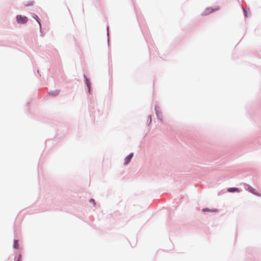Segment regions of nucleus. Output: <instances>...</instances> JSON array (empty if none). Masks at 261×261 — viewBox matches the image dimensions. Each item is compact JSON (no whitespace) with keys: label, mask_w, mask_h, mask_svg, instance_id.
<instances>
[{"label":"nucleus","mask_w":261,"mask_h":261,"mask_svg":"<svg viewBox=\"0 0 261 261\" xmlns=\"http://www.w3.org/2000/svg\"><path fill=\"white\" fill-rule=\"evenodd\" d=\"M203 212H217V211L216 210H210L208 208H204L202 210Z\"/></svg>","instance_id":"obj_7"},{"label":"nucleus","mask_w":261,"mask_h":261,"mask_svg":"<svg viewBox=\"0 0 261 261\" xmlns=\"http://www.w3.org/2000/svg\"><path fill=\"white\" fill-rule=\"evenodd\" d=\"M133 156V153H130V154H129L128 156H127L125 158V160H124V165H126L128 164L130 162Z\"/></svg>","instance_id":"obj_3"},{"label":"nucleus","mask_w":261,"mask_h":261,"mask_svg":"<svg viewBox=\"0 0 261 261\" xmlns=\"http://www.w3.org/2000/svg\"><path fill=\"white\" fill-rule=\"evenodd\" d=\"M244 13H245V16H247V14H246V10H244Z\"/></svg>","instance_id":"obj_12"},{"label":"nucleus","mask_w":261,"mask_h":261,"mask_svg":"<svg viewBox=\"0 0 261 261\" xmlns=\"http://www.w3.org/2000/svg\"><path fill=\"white\" fill-rule=\"evenodd\" d=\"M219 10V8L218 7H216L215 8L208 7L205 9L202 15H208Z\"/></svg>","instance_id":"obj_1"},{"label":"nucleus","mask_w":261,"mask_h":261,"mask_svg":"<svg viewBox=\"0 0 261 261\" xmlns=\"http://www.w3.org/2000/svg\"><path fill=\"white\" fill-rule=\"evenodd\" d=\"M16 19L17 22L19 23L24 24L28 21V18L21 15H17L16 16Z\"/></svg>","instance_id":"obj_2"},{"label":"nucleus","mask_w":261,"mask_h":261,"mask_svg":"<svg viewBox=\"0 0 261 261\" xmlns=\"http://www.w3.org/2000/svg\"><path fill=\"white\" fill-rule=\"evenodd\" d=\"M13 247L15 249L18 248V241L17 240H14Z\"/></svg>","instance_id":"obj_6"},{"label":"nucleus","mask_w":261,"mask_h":261,"mask_svg":"<svg viewBox=\"0 0 261 261\" xmlns=\"http://www.w3.org/2000/svg\"><path fill=\"white\" fill-rule=\"evenodd\" d=\"M17 261H21V255H19Z\"/></svg>","instance_id":"obj_9"},{"label":"nucleus","mask_w":261,"mask_h":261,"mask_svg":"<svg viewBox=\"0 0 261 261\" xmlns=\"http://www.w3.org/2000/svg\"><path fill=\"white\" fill-rule=\"evenodd\" d=\"M247 190L249 192H251V193H253V194H254L255 195H257L258 196H261L259 193H258L257 192L256 190L255 189H254V188H253L252 187H249L247 189Z\"/></svg>","instance_id":"obj_4"},{"label":"nucleus","mask_w":261,"mask_h":261,"mask_svg":"<svg viewBox=\"0 0 261 261\" xmlns=\"http://www.w3.org/2000/svg\"><path fill=\"white\" fill-rule=\"evenodd\" d=\"M227 191L229 192H240L241 190L236 188H230L227 189Z\"/></svg>","instance_id":"obj_5"},{"label":"nucleus","mask_w":261,"mask_h":261,"mask_svg":"<svg viewBox=\"0 0 261 261\" xmlns=\"http://www.w3.org/2000/svg\"><path fill=\"white\" fill-rule=\"evenodd\" d=\"M90 201L91 202H93V204H94V205H95V201H94V200H93V199H90Z\"/></svg>","instance_id":"obj_10"},{"label":"nucleus","mask_w":261,"mask_h":261,"mask_svg":"<svg viewBox=\"0 0 261 261\" xmlns=\"http://www.w3.org/2000/svg\"><path fill=\"white\" fill-rule=\"evenodd\" d=\"M35 18L36 19V20L37 21V22H38V23H39V25H40V22L39 21V20H38V19H37V18H38V16H36V18L35 17Z\"/></svg>","instance_id":"obj_11"},{"label":"nucleus","mask_w":261,"mask_h":261,"mask_svg":"<svg viewBox=\"0 0 261 261\" xmlns=\"http://www.w3.org/2000/svg\"><path fill=\"white\" fill-rule=\"evenodd\" d=\"M59 91H56V92H54L53 94L54 95V96H57L59 94Z\"/></svg>","instance_id":"obj_8"}]
</instances>
